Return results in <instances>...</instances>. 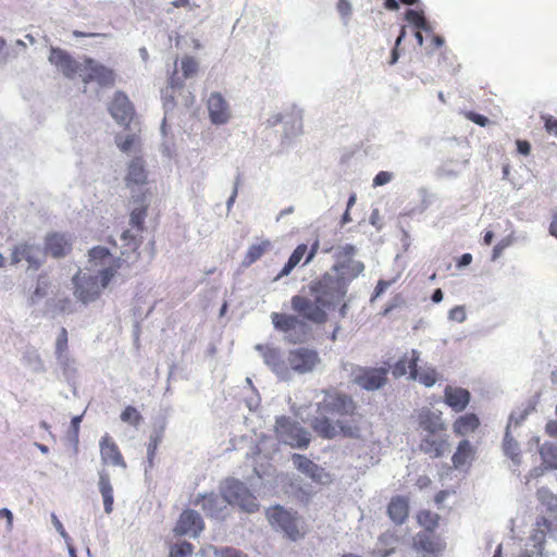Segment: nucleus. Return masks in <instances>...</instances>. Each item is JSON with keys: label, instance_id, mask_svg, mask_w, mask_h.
Here are the masks:
<instances>
[{"label": "nucleus", "instance_id": "nucleus-1", "mask_svg": "<svg viewBox=\"0 0 557 557\" xmlns=\"http://www.w3.org/2000/svg\"><path fill=\"white\" fill-rule=\"evenodd\" d=\"M120 268L121 259L114 257L108 248H91L85 269H79L72 278L75 298L84 305L96 301Z\"/></svg>", "mask_w": 557, "mask_h": 557}, {"label": "nucleus", "instance_id": "nucleus-2", "mask_svg": "<svg viewBox=\"0 0 557 557\" xmlns=\"http://www.w3.org/2000/svg\"><path fill=\"white\" fill-rule=\"evenodd\" d=\"M315 403V414L311 420L313 430L322 437L334 438L338 434L355 437L358 429L348 423L347 416L352 414L355 405L352 399L335 389L321 391Z\"/></svg>", "mask_w": 557, "mask_h": 557}, {"label": "nucleus", "instance_id": "nucleus-3", "mask_svg": "<svg viewBox=\"0 0 557 557\" xmlns=\"http://www.w3.org/2000/svg\"><path fill=\"white\" fill-rule=\"evenodd\" d=\"M310 289L315 301L326 309L335 308L347 293L346 282L332 272L325 273L319 281L312 283Z\"/></svg>", "mask_w": 557, "mask_h": 557}, {"label": "nucleus", "instance_id": "nucleus-4", "mask_svg": "<svg viewBox=\"0 0 557 557\" xmlns=\"http://www.w3.org/2000/svg\"><path fill=\"white\" fill-rule=\"evenodd\" d=\"M220 492L225 495L228 506H237L247 512L258 510L257 498L243 482L236 479L225 480L221 484Z\"/></svg>", "mask_w": 557, "mask_h": 557}, {"label": "nucleus", "instance_id": "nucleus-5", "mask_svg": "<svg viewBox=\"0 0 557 557\" xmlns=\"http://www.w3.org/2000/svg\"><path fill=\"white\" fill-rule=\"evenodd\" d=\"M275 433L280 442L292 447L305 448L310 443V433L285 416L276 419Z\"/></svg>", "mask_w": 557, "mask_h": 557}, {"label": "nucleus", "instance_id": "nucleus-6", "mask_svg": "<svg viewBox=\"0 0 557 557\" xmlns=\"http://www.w3.org/2000/svg\"><path fill=\"white\" fill-rule=\"evenodd\" d=\"M271 320L274 327L285 334L290 343L304 342L311 332L310 325L298 317L273 312Z\"/></svg>", "mask_w": 557, "mask_h": 557}, {"label": "nucleus", "instance_id": "nucleus-7", "mask_svg": "<svg viewBox=\"0 0 557 557\" xmlns=\"http://www.w3.org/2000/svg\"><path fill=\"white\" fill-rule=\"evenodd\" d=\"M321 363V358L317 350L307 347L290 349L287 354V366L290 369V379L293 373L307 374L313 372Z\"/></svg>", "mask_w": 557, "mask_h": 557}, {"label": "nucleus", "instance_id": "nucleus-8", "mask_svg": "<svg viewBox=\"0 0 557 557\" xmlns=\"http://www.w3.org/2000/svg\"><path fill=\"white\" fill-rule=\"evenodd\" d=\"M175 69L169 78L168 86L162 90V100L165 112L173 110L175 107V98H181V103L189 107L194 103V96L188 91H184V83L177 71V61L174 63Z\"/></svg>", "mask_w": 557, "mask_h": 557}, {"label": "nucleus", "instance_id": "nucleus-9", "mask_svg": "<svg viewBox=\"0 0 557 557\" xmlns=\"http://www.w3.org/2000/svg\"><path fill=\"white\" fill-rule=\"evenodd\" d=\"M259 351L264 364L281 380H290V369L287 366V357L284 358L281 350L273 346L258 344Z\"/></svg>", "mask_w": 557, "mask_h": 557}, {"label": "nucleus", "instance_id": "nucleus-10", "mask_svg": "<svg viewBox=\"0 0 557 557\" xmlns=\"http://www.w3.org/2000/svg\"><path fill=\"white\" fill-rule=\"evenodd\" d=\"M292 308L304 319L317 324L325 322L327 318L326 308L319 305L315 299L311 300L302 296H294L292 298Z\"/></svg>", "mask_w": 557, "mask_h": 557}, {"label": "nucleus", "instance_id": "nucleus-11", "mask_svg": "<svg viewBox=\"0 0 557 557\" xmlns=\"http://www.w3.org/2000/svg\"><path fill=\"white\" fill-rule=\"evenodd\" d=\"M267 517L273 527L283 530L292 540H296L299 535L297 519L284 508L278 506L270 508Z\"/></svg>", "mask_w": 557, "mask_h": 557}, {"label": "nucleus", "instance_id": "nucleus-12", "mask_svg": "<svg viewBox=\"0 0 557 557\" xmlns=\"http://www.w3.org/2000/svg\"><path fill=\"white\" fill-rule=\"evenodd\" d=\"M45 259V253L38 245L30 243H22L16 245L11 253L12 264H16L22 260L28 263L29 269L37 270L40 268Z\"/></svg>", "mask_w": 557, "mask_h": 557}, {"label": "nucleus", "instance_id": "nucleus-13", "mask_svg": "<svg viewBox=\"0 0 557 557\" xmlns=\"http://www.w3.org/2000/svg\"><path fill=\"white\" fill-rule=\"evenodd\" d=\"M195 505L200 506L210 518L223 520L227 516L228 503L223 493L202 495L196 499Z\"/></svg>", "mask_w": 557, "mask_h": 557}, {"label": "nucleus", "instance_id": "nucleus-14", "mask_svg": "<svg viewBox=\"0 0 557 557\" xmlns=\"http://www.w3.org/2000/svg\"><path fill=\"white\" fill-rule=\"evenodd\" d=\"M48 61L67 78H73L78 73L82 75L83 64L63 49L51 48Z\"/></svg>", "mask_w": 557, "mask_h": 557}, {"label": "nucleus", "instance_id": "nucleus-15", "mask_svg": "<svg viewBox=\"0 0 557 557\" xmlns=\"http://www.w3.org/2000/svg\"><path fill=\"white\" fill-rule=\"evenodd\" d=\"M81 76L85 84L95 81L100 86H111L114 83L113 71L92 59L84 61Z\"/></svg>", "mask_w": 557, "mask_h": 557}, {"label": "nucleus", "instance_id": "nucleus-16", "mask_svg": "<svg viewBox=\"0 0 557 557\" xmlns=\"http://www.w3.org/2000/svg\"><path fill=\"white\" fill-rule=\"evenodd\" d=\"M386 374L384 368H360L354 372L352 381L367 391H376L386 383Z\"/></svg>", "mask_w": 557, "mask_h": 557}, {"label": "nucleus", "instance_id": "nucleus-17", "mask_svg": "<svg viewBox=\"0 0 557 557\" xmlns=\"http://www.w3.org/2000/svg\"><path fill=\"white\" fill-rule=\"evenodd\" d=\"M209 119L214 125H224L230 122L232 111L227 100L218 91L211 92L207 100Z\"/></svg>", "mask_w": 557, "mask_h": 557}, {"label": "nucleus", "instance_id": "nucleus-18", "mask_svg": "<svg viewBox=\"0 0 557 557\" xmlns=\"http://www.w3.org/2000/svg\"><path fill=\"white\" fill-rule=\"evenodd\" d=\"M445 432L425 434L421 437L419 448L431 458H440L450 450V444Z\"/></svg>", "mask_w": 557, "mask_h": 557}, {"label": "nucleus", "instance_id": "nucleus-19", "mask_svg": "<svg viewBox=\"0 0 557 557\" xmlns=\"http://www.w3.org/2000/svg\"><path fill=\"white\" fill-rule=\"evenodd\" d=\"M201 516L195 510H185L181 513L174 531L180 535L197 537L203 530Z\"/></svg>", "mask_w": 557, "mask_h": 557}, {"label": "nucleus", "instance_id": "nucleus-20", "mask_svg": "<svg viewBox=\"0 0 557 557\" xmlns=\"http://www.w3.org/2000/svg\"><path fill=\"white\" fill-rule=\"evenodd\" d=\"M419 351L414 349L411 350V358L408 360L409 377L419 381L426 387H431L436 383L438 374L436 370L432 367L418 368L417 363L419 360Z\"/></svg>", "mask_w": 557, "mask_h": 557}, {"label": "nucleus", "instance_id": "nucleus-21", "mask_svg": "<svg viewBox=\"0 0 557 557\" xmlns=\"http://www.w3.org/2000/svg\"><path fill=\"white\" fill-rule=\"evenodd\" d=\"M419 426L426 433L445 432L446 425L442 419V412L428 407L421 408L417 412Z\"/></svg>", "mask_w": 557, "mask_h": 557}, {"label": "nucleus", "instance_id": "nucleus-22", "mask_svg": "<svg viewBox=\"0 0 557 557\" xmlns=\"http://www.w3.org/2000/svg\"><path fill=\"white\" fill-rule=\"evenodd\" d=\"M293 462L298 471L309 476L312 481L321 484H325L330 481V475L325 472V470L307 457L299 454H294Z\"/></svg>", "mask_w": 557, "mask_h": 557}, {"label": "nucleus", "instance_id": "nucleus-23", "mask_svg": "<svg viewBox=\"0 0 557 557\" xmlns=\"http://www.w3.org/2000/svg\"><path fill=\"white\" fill-rule=\"evenodd\" d=\"M109 111L112 117L121 125H128L134 116V109L128 98L116 92L110 104Z\"/></svg>", "mask_w": 557, "mask_h": 557}, {"label": "nucleus", "instance_id": "nucleus-24", "mask_svg": "<svg viewBox=\"0 0 557 557\" xmlns=\"http://www.w3.org/2000/svg\"><path fill=\"white\" fill-rule=\"evenodd\" d=\"M99 446L101 460L103 463H111L113 466L126 468V463L123 460V457L119 450L117 445L112 441V438L108 434L101 437Z\"/></svg>", "mask_w": 557, "mask_h": 557}, {"label": "nucleus", "instance_id": "nucleus-25", "mask_svg": "<svg viewBox=\"0 0 557 557\" xmlns=\"http://www.w3.org/2000/svg\"><path fill=\"white\" fill-rule=\"evenodd\" d=\"M363 271V262L359 260H348L342 263H335L331 272L338 278L345 281L346 286L348 287L349 283L358 277Z\"/></svg>", "mask_w": 557, "mask_h": 557}, {"label": "nucleus", "instance_id": "nucleus-26", "mask_svg": "<svg viewBox=\"0 0 557 557\" xmlns=\"http://www.w3.org/2000/svg\"><path fill=\"white\" fill-rule=\"evenodd\" d=\"M70 249V239L64 234L52 233L46 237V253L53 258L64 257Z\"/></svg>", "mask_w": 557, "mask_h": 557}, {"label": "nucleus", "instance_id": "nucleus-27", "mask_svg": "<svg viewBox=\"0 0 557 557\" xmlns=\"http://www.w3.org/2000/svg\"><path fill=\"white\" fill-rule=\"evenodd\" d=\"M470 400V393L461 387L447 386L445 388V401L456 412L462 411Z\"/></svg>", "mask_w": 557, "mask_h": 557}, {"label": "nucleus", "instance_id": "nucleus-28", "mask_svg": "<svg viewBox=\"0 0 557 557\" xmlns=\"http://www.w3.org/2000/svg\"><path fill=\"white\" fill-rule=\"evenodd\" d=\"M147 182V171L141 157L135 156L128 164L126 184L143 185Z\"/></svg>", "mask_w": 557, "mask_h": 557}, {"label": "nucleus", "instance_id": "nucleus-29", "mask_svg": "<svg viewBox=\"0 0 557 557\" xmlns=\"http://www.w3.org/2000/svg\"><path fill=\"white\" fill-rule=\"evenodd\" d=\"M67 332L62 327L55 339V356L59 364L63 368L65 373L72 370L71 359L67 355Z\"/></svg>", "mask_w": 557, "mask_h": 557}, {"label": "nucleus", "instance_id": "nucleus-30", "mask_svg": "<svg viewBox=\"0 0 557 557\" xmlns=\"http://www.w3.org/2000/svg\"><path fill=\"white\" fill-rule=\"evenodd\" d=\"M388 517L397 524H401L408 517V502L401 496L392 498L387 507Z\"/></svg>", "mask_w": 557, "mask_h": 557}, {"label": "nucleus", "instance_id": "nucleus-31", "mask_svg": "<svg viewBox=\"0 0 557 557\" xmlns=\"http://www.w3.org/2000/svg\"><path fill=\"white\" fill-rule=\"evenodd\" d=\"M474 458V448L468 440H463L459 443L456 453L453 456V463L456 469H460L463 466L470 463Z\"/></svg>", "mask_w": 557, "mask_h": 557}, {"label": "nucleus", "instance_id": "nucleus-32", "mask_svg": "<svg viewBox=\"0 0 557 557\" xmlns=\"http://www.w3.org/2000/svg\"><path fill=\"white\" fill-rule=\"evenodd\" d=\"M503 449L506 456H508L513 466L518 467L521 463L520 447L518 442L511 436L509 426H506Z\"/></svg>", "mask_w": 557, "mask_h": 557}, {"label": "nucleus", "instance_id": "nucleus-33", "mask_svg": "<svg viewBox=\"0 0 557 557\" xmlns=\"http://www.w3.org/2000/svg\"><path fill=\"white\" fill-rule=\"evenodd\" d=\"M115 144L122 152L127 154L136 153L140 147L139 137L136 134H117Z\"/></svg>", "mask_w": 557, "mask_h": 557}, {"label": "nucleus", "instance_id": "nucleus-34", "mask_svg": "<svg viewBox=\"0 0 557 557\" xmlns=\"http://www.w3.org/2000/svg\"><path fill=\"white\" fill-rule=\"evenodd\" d=\"M416 546L426 553L440 554L445 545L440 541H434L426 532L420 533L416 540Z\"/></svg>", "mask_w": 557, "mask_h": 557}, {"label": "nucleus", "instance_id": "nucleus-35", "mask_svg": "<svg viewBox=\"0 0 557 557\" xmlns=\"http://www.w3.org/2000/svg\"><path fill=\"white\" fill-rule=\"evenodd\" d=\"M479 419L475 414H466L456 420L454 423V431L458 435H467L468 433L473 432L479 426Z\"/></svg>", "mask_w": 557, "mask_h": 557}, {"label": "nucleus", "instance_id": "nucleus-36", "mask_svg": "<svg viewBox=\"0 0 557 557\" xmlns=\"http://www.w3.org/2000/svg\"><path fill=\"white\" fill-rule=\"evenodd\" d=\"M270 246L271 244L269 240H263L260 244L251 245L248 248V251L242 261L243 267L248 268L257 260H259L264 255V252L270 248Z\"/></svg>", "mask_w": 557, "mask_h": 557}, {"label": "nucleus", "instance_id": "nucleus-37", "mask_svg": "<svg viewBox=\"0 0 557 557\" xmlns=\"http://www.w3.org/2000/svg\"><path fill=\"white\" fill-rule=\"evenodd\" d=\"M540 455L546 469H557V443H544L540 447Z\"/></svg>", "mask_w": 557, "mask_h": 557}, {"label": "nucleus", "instance_id": "nucleus-38", "mask_svg": "<svg viewBox=\"0 0 557 557\" xmlns=\"http://www.w3.org/2000/svg\"><path fill=\"white\" fill-rule=\"evenodd\" d=\"M22 362L35 373H41L45 371L44 362L39 354L34 349H29L23 354Z\"/></svg>", "mask_w": 557, "mask_h": 557}, {"label": "nucleus", "instance_id": "nucleus-39", "mask_svg": "<svg viewBox=\"0 0 557 557\" xmlns=\"http://www.w3.org/2000/svg\"><path fill=\"white\" fill-rule=\"evenodd\" d=\"M537 527H539V529L535 530V532L531 536V541L533 542L532 546L536 545L537 548H541V554H542L543 553V544L545 541V530H547L548 532L552 531V522L548 519L543 518L542 522H537Z\"/></svg>", "mask_w": 557, "mask_h": 557}, {"label": "nucleus", "instance_id": "nucleus-40", "mask_svg": "<svg viewBox=\"0 0 557 557\" xmlns=\"http://www.w3.org/2000/svg\"><path fill=\"white\" fill-rule=\"evenodd\" d=\"M284 128L286 136H296L300 134L302 128V122H301V112L299 110L295 111L293 113V116L290 117V122L286 121L284 122Z\"/></svg>", "mask_w": 557, "mask_h": 557}, {"label": "nucleus", "instance_id": "nucleus-41", "mask_svg": "<svg viewBox=\"0 0 557 557\" xmlns=\"http://www.w3.org/2000/svg\"><path fill=\"white\" fill-rule=\"evenodd\" d=\"M356 253L357 248L354 245L345 244L343 246H338L335 249L336 263H342L348 260H355L354 257L356 256Z\"/></svg>", "mask_w": 557, "mask_h": 557}, {"label": "nucleus", "instance_id": "nucleus-42", "mask_svg": "<svg viewBox=\"0 0 557 557\" xmlns=\"http://www.w3.org/2000/svg\"><path fill=\"white\" fill-rule=\"evenodd\" d=\"M181 70L184 78H193L198 72V62L193 57H185L181 61Z\"/></svg>", "mask_w": 557, "mask_h": 557}, {"label": "nucleus", "instance_id": "nucleus-43", "mask_svg": "<svg viewBox=\"0 0 557 557\" xmlns=\"http://www.w3.org/2000/svg\"><path fill=\"white\" fill-rule=\"evenodd\" d=\"M537 499L548 509L553 510L557 508V497L546 487L537 490Z\"/></svg>", "mask_w": 557, "mask_h": 557}, {"label": "nucleus", "instance_id": "nucleus-44", "mask_svg": "<svg viewBox=\"0 0 557 557\" xmlns=\"http://www.w3.org/2000/svg\"><path fill=\"white\" fill-rule=\"evenodd\" d=\"M515 240L516 239L513 233H510L506 237L502 238L493 248L492 260H497L506 248L513 245Z\"/></svg>", "mask_w": 557, "mask_h": 557}, {"label": "nucleus", "instance_id": "nucleus-45", "mask_svg": "<svg viewBox=\"0 0 557 557\" xmlns=\"http://www.w3.org/2000/svg\"><path fill=\"white\" fill-rule=\"evenodd\" d=\"M121 420L134 426H138L141 421V416L135 407L127 406L121 413Z\"/></svg>", "mask_w": 557, "mask_h": 557}, {"label": "nucleus", "instance_id": "nucleus-46", "mask_svg": "<svg viewBox=\"0 0 557 557\" xmlns=\"http://www.w3.org/2000/svg\"><path fill=\"white\" fill-rule=\"evenodd\" d=\"M98 488L101 495L113 493V486L111 484L110 474L106 469L98 471Z\"/></svg>", "mask_w": 557, "mask_h": 557}, {"label": "nucleus", "instance_id": "nucleus-47", "mask_svg": "<svg viewBox=\"0 0 557 557\" xmlns=\"http://www.w3.org/2000/svg\"><path fill=\"white\" fill-rule=\"evenodd\" d=\"M411 358V351L406 352L393 367L392 373L395 377L404 376L409 372L408 360Z\"/></svg>", "mask_w": 557, "mask_h": 557}, {"label": "nucleus", "instance_id": "nucleus-48", "mask_svg": "<svg viewBox=\"0 0 557 557\" xmlns=\"http://www.w3.org/2000/svg\"><path fill=\"white\" fill-rule=\"evenodd\" d=\"M418 520L428 531H432L437 527L438 516L431 511H422L419 513Z\"/></svg>", "mask_w": 557, "mask_h": 557}, {"label": "nucleus", "instance_id": "nucleus-49", "mask_svg": "<svg viewBox=\"0 0 557 557\" xmlns=\"http://www.w3.org/2000/svg\"><path fill=\"white\" fill-rule=\"evenodd\" d=\"M193 554V545L188 542L175 544L171 547L170 557H188Z\"/></svg>", "mask_w": 557, "mask_h": 557}, {"label": "nucleus", "instance_id": "nucleus-50", "mask_svg": "<svg viewBox=\"0 0 557 557\" xmlns=\"http://www.w3.org/2000/svg\"><path fill=\"white\" fill-rule=\"evenodd\" d=\"M530 411L531 409L525 408L523 410L511 412L507 426H509L510 429L512 424H515L516 426L520 425L529 416Z\"/></svg>", "mask_w": 557, "mask_h": 557}, {"label": "nucleus", "instance_id": "nucleus-51", "mask_svg": "<svg viewBox=\"0 0 557 557\" xmlns=\"http://www.w3.org/2000/svg\"><path fill=\"white\" fill-rule=\"evenodd\" d=\"M48 282L45 277H39L37 282L36 289L32 295V302H35L37 299L42 298L47 294Z\"/></svg>", "mask_w": 557, "mask_h": 557}, {"label": "nucleus", "instance_id": "nucleus-52", "mask_svg": "<svg viewBox=\"0 0 557 557\" xmlns=\"http://www.w3.org/2000/svg\"><path fill=\"white\" fill-rule=\"evenodd\" d=\"M394 178V174L387 171L379 172L373 178V187H379L388 184Z\"/></svg>", "mask_w": 557, "mask_h": 557}, {"label": "nucleus", "instance_id": "nucleus-53", "mask_svg": "<svg viewBox=\"0 0 557 557\" xmlns=\"http://www.w3.org/2000/svg\"><path fill=\"white\" fill-rule=\"evenodd\" d=\"M146 216V209L145 208H136L131 213V224L136 227H141V224L144 223Z\"/></svg>", "mask_w": 557, "mask_h": 557}, {"label": "nucleus", "instance_id": "nucleus-54", "mask_svg": "<svg viewBox=\"0 0 557 557\" xmlns=\"http://www.w3.org/2000/svg\"><path fill=\"white\" fill-rule=\"evenodd\" d=\"M467 318L465 308L461 306H456L448 312V319L453 321H457L459 323L463 322Z\"/></svg>", "mask_w": 557, "mask_h": 557}, {"label": "nucleus", "instance_id": "nucleus-55", "mask_svg": "<svg viewBox=\"0 0 557 557\" xmlns=\"http://www.w3.org/2000/svg\"><path fill=\"white\" fill-rule=\"evenodd\" d=\"M51 521H52L53 527L58 531V533L63 537L65 543L69 544L72 540L69 536L67 532L65 531L63 524L61 523V521L57 517V515H54V513L51 515Z\"/></svg>", "mask_w": 557, "mask_h": 557}, {"label": "nucleus", "instance_id": "nucleus-56", "mask_svg": "<svg viewBox=\"0 0 557 557\" xmlns=\"http://www.w3.org/2000/svg\"><path fill=\"white\" fill-rule=\"evenodd\" d=\"M308 248L307 245L301 244L296 247V249L293 251V253L289 257V261H292L294 264L298 265V263L301 261L302 257L307 252Z\"/></svg>", "mask_w": 557, "mask_h": 557}, {"label": "nucleus", "instance_id": "nucleus-57", "mask_svg": "<svg viewBox=\"0 0 557 557\" xmlns=\"http://www.w3.org/2000/svg\"><path fill=\"white\" fill-rule=\"evenodd\" d=\"M213 552H214V555L216 556H220V557H246V555H244L242 552L237 550V549H234V548H222V549H216V548H212Z\"/></svg>", "mask_w": 557, "mask_h": 557}, {"label": "nucleus", "instance_id": "nucleus-58", "mask_svg": "<svg viewBox=\"0 0 557 557\" xmlns=\"http://www.w3.org/2000/svg\"><path fill=\"white\" fill-rule=\"evenodd\" d=\"M406 20L409 23H412L416 27H418L420 23L424 20V16L422 13L410 9L406 12Z\"/></svg>", "mask_w": 557, "mask_h": 557}, {"label": "nucleus", "instance_id": "nucleus-59", "mask_svg": "<svg viewBox=\"0 0 557 557\" xmlns=\"http://www.w3.org/2000/svg\"><path fill=\"white\" fill-rule=\"evenodd\" d=\"M158 444H159V437L158 436H151L150 441H149V444H148V447H147V457H148V461H149L150 466L152 465L153 457H154Z\"/></svg>", "mask_w": 557, "mask_h": 557}, {"label": "nucleus", "instance_id": "nucleus-60", "mask_svg": "<svg viewBox=\"0 0 557 557\" xmlns=\"http://www.w3.org/2000/svg\"><path fill=\"white\" fill-rule=\"evenodd\" d=\"M467 119L474 122L475 124L480 126H485L488 124V119L484 115L474 113V112H468L466 114Z\"/></svg>", "mask_w": 557, "mask_h": 557}, {"label": "nucleus", "instance_id": "nucleus-61", "mask_svg": "<svg viewBox=\"0 0 557 557\" xmlns=\"http://www.w3.org/2000/svg\"><path fill=\"white\" fill-rule=\"evenodd\" d=\"M103 500V509L107 515L113 511L114 497L113 493L101 495Z\"/></svg>", "mask_w": 557, "mask_h": 557}, {"label": "nucleus", "instance_id": "nucleus-62", "mask_svg": "<svg viewBox=\"0 0 557 557\" xmlns=\"http://www.w3.org/2000/svg\"><path fill=\"white\" fill-rule=\"evenodd\" d=\"M545 121V128L548 133L557 136V120L553 116H543Z\"/></svg>", "mask_w": 557, "mask_h": 557}, {"label": "nucleus", "instance_id": "nucleus-63", "mask_svg": "<svg viewBox=\"0 0 557 557\" xmlns=\"http://www.w3.org/2000/svg\"><path fill=\"white\" fill-rule=\"evenodd\" d=\"M337 10L342 16H348L351 13V4L348 0H339L337 3Z\"/></svg>", "mask_w": 557, "mask_h": 557}, {"label": "nucleus", "instance_id": "nucleus-64", "mask_svg": "<svg viewBox=\"0 0 557 557\" xmlns=\"http://www.w3.org/2000/svg\"><path fill=\"white\" fill-rule=\"evenodd\" d=\"M518 557H542L541 548H537L536 545H533L531 548L527 547Z\"/></svg>", "mask_w": 557, "mask_h": 557}]
</instances>
